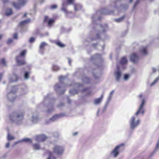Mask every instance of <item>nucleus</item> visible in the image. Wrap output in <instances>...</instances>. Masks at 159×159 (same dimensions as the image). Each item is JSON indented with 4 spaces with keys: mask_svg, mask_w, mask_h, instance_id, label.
<instances>
[{
    "mask_svg": "<svg viewBox=\"0 0 159 159\" xmlns=\"http://www.w3.org/2000/svg\"><path fill=\"white\" fill-rule=\"evenodd\" d=\"M121 0H116L115 2H112L111 3L110 7L108 9L102 8L100 10L97 11L96 13L92 15V19L93 25H96L97 28H100V30L98 33H97L95 38H92L90 37L88 38L87 40L84 42L85 45H88L89 42L100 38L99 34L101 37L106 35L104 32L108 30V26L107 24H104L103 25L96 24V21L98 20H99L101 17L99 15H113L114 11L115 10H125L127 9L128 6L127 4H121Z\"/></svg>",
    "mask_w": 159,
    "mask_h": 159,
    "instance_id": "obj_1",
    "label": "nucleus"
},
{
    "mask_svg": "<svg viewBox=\"0 0 159 159\" xmlns=\"http://www.w3.org/2000/svg\"><path fill=\"white\" fill-rule=\"evenodd\" d=\"M67 77L66 76H60L59 77V83L56 84L54 86V89L58 93L63 94L66 91L65 88L66 87L73 86L75 87V89L69 90V93L72 95L77 94L78 91H81L82 93L87 91L86 95L91 94L92 92L89 90V88L83 89V85L82 84L74 83H72L70 84H65L64 82Z\"/></svg>",
    "mask_w": 159,
    "mask_h": 159,
    "instance_id": "obj_2",
    "label": "nucleus"
},
{
    "mask_svg": "<svg viewBox=\"0 0 159 159\" xmlns=\"http://www.w3.org/2000/svg\"><path fill=\"white\" fill-rule=\"evenodd\" d=\"M146 101L144 98L142 99L140 105L138 110L135 114V116H132L130 119L129 124L130 128L132 130L137 128L139 125L140 123V120L138 118V116L140 113L142 115H143L144 113V107L145 105Z\"/></svg>",
    "mask_w": 159,
    "mask_h": 159,
    "instance_id": "obj_3",
    "label": "nucleus"
},
{
    "mask_svg": "<svg viewBox=\"0 0 159 159\" xmlns=\"http://www.w3.org/2000/svg\"><path fill=\"white\" fill-rule=\"evenodd\" d=\"M51 94H48L44 97L42 102L37 106L38 108L43 109L45 107L48 108L47 112L50 113L52 112L54 109V105L55 103L54 98H51Z\"/></svg>",
    "mask_w": 159,
    "mask_h": 159,
    "instance_id": "obj_4",
    "label": "nucleus"
},
{
    "mask_svg": "<svg viewBox=\"0 0 159 159\" xmlns=\"http://www.w3.org/2000/svg\"><path fill=\"white\" fill-rule=\"evenodd\" d=\"M25 112L22 110L14 111L9 115L10 120L16 124H21L24 119Z\"/></svg>",
    "mask_w": 159,
    "mask_h": 159,
    "instance_id": "obj_5",
    "label": "nucleus"
},
{
    "mask_svg": "<svg viewBox=\"0 0 159 159\" xmlns=\"http://www.w3.org/2000/svg\"><path fill=\"white\" fill-rule=\"evenodd\" d=\"M17 89V86H14L12 87L11 91L8 93L7 95V97L8 100L11 102L14 101L16 98L15 93Z\"/></svg>",
    "mask_w": 159,
    "mask_h": 159,
    "instance_id": "obj_6",
    "label": "nucleus"
},
{
    "mask_svg": "<svg viewBox=\"0 0 159 159\" xmlns=\"http://www.w3.org/2000/svg\"><path fill=\"white\" fill-rule=\"evenodd\" d=\"M91 61L93 63H94L95 65L96 66L98 67H99L102 65L101 63H100L99 64H97L95 63V62H101L102 58L101 55L99 54H96L93 56H92L91 57Z\"/></svg>",
    "mask_w": 159,
    "mask_h": 159,
    "instance_id": "obj_7",
    "label": "nucleus"
},
{
    "mask_svg": "<svg viewBox=\"0 0 159 159\" xmlns=\"http://www.w3.org/2000/svg\"><path fill=\"white\" fill-rule=\"evenodd\" d=\"M53 152L55 154L58 155H61L64 152V148L62 146L56 145L53 148Z\"/></svg>",
    "mask_w": 159,
    "mask_h": 159,
    "instance_id": "obj_8",
    "label": "nucleus"
},
{
    "mask_svg": "<svg viewBox=\"0 0 159 159\" xmlns=\"http://www.w3.org/2000/svg\"><path fill=\"white\" fill-rule=\"evenodd\" d=\"M65 115L64 113H61L58 114H56L53 115L52 117L49 119V122H53L57 120L60 118L64 116Z\"/></svg>",
    "mask_w": 159,
    "mask_h": 159,
    "instance_id": "obj_9",
    "label": "nucleus"
},
{
    "mask_svg": "<svg viewBox=\"0 0 159 159\" xmlns=\"http://www.w3.org/2000/svg\"><path fill=\"white\" fill-rule=\"evenodd\" d=\"M123 145V144L122 143L119 145L116 146L114 149L111 152V154L113 155L114 157L116 158L119 154V153L118 150L120 146Z\"/></svg>",
    "mask_w": 159,
    "mask_h": 159,
    "instance_id": "obj_10",
    "label": "nucleus"
},
{
    "mask_svg": "<svg viewBox=\"0 0 159 159\" xmlns=\"http://www.w3.org/2000/svg\"><path fill=\"white\" fill-rule=\"evenodd\" d=\"M19 4L15 2L12 3V5L16 9H19L20 6L24 5L26 3L25 0H18Z\"/></svg>",
    "mask_w": 159,
    "mask_h": 159,
    "instance_id": "obj_11",
    "label": "nucleus"
},
{
    "mask_svg": "<svg viewBox=\"0 0 159 159\" xmlns=\"http://www.w3.org/2000/svg\"><path fill=\"white\" fill-rule=\"evenodd\" d=\"M30 120L33 123H37L39 120L38 115L37 113H33Z\"/></svg>",
    "mask_w": 159,
    "mask_h": 159,
    "instance_id": "obj_12",
    "label": "nucleus"
},
{
    "mask_svg": "<svg viewBox=\"0 0 159 159\" xmlns=\"http://www.w3.org/2000/svg\"><path fill=\"white\" fill-rule=\"evenodd\" d=\"M121 75V72L119 70L115 72L114 76L116 81L119 82L120 81Z\"/></svg>",
    "mask_w": 159,
    "mask_h": 159,
    "instance_id": "obj_13",
    "label": "nucleus"
},
{
    "mask_svg": "<svg viewBox=\"0 0 159 159\" xmlns=\"http://www.w3.org/2000/svg\"><path fill=\"white\" fill-rule=\"evenodd\" d=\"M47 138V137L44 135H40L36 136L35 140L39 142L44 141Z\"/></svg>",
    "mask_w": 159,
    "mask_h": 159,
    "instance_id": "obj_14",
    "label": "nucleus"
},
{
    "mask_svg": "<svg viewBox=\"0 0 159 159\" xmlns=\"http://www.w3.org/2000/svg\"><path fill=\"white\" fill-rule=\"evenodd\" d=\"M130 60L134 63H136L139 59V57L135 53H133L130 56Z\"/></svg>",
    "mask_w": 159,
    "mask_h": 159,
    "instance_id": "obj_15",
    "label": "nucleus"
},
{
    "mask_svg": "<svg viewBox=\"0 0 159 159\" xmlns=\"http://www.w3.org/2000/svg\"><path fill=\"white\" fill-rule=\"evenodd\" d=\"M48 45V44L44 42H42L41 43L39 46V52L40 53L42 54L43 53L44 48Z\"/></svg>",
    "mask_w": 159,
    "mask_h": 159,
    "instance_id": "obj_16",
    "label": "nucleus"
},
{
    "mask_svg": "<svg viewBox=\"0 0 159 159\" xmlns=\"http://www.w3.org/2000/svg\"><path fill=\"white\" fill-rule=\"evenodd\" d=\"M18 79V76L16 74H13L10 78V81L11 82H14L16 81Z\"/></svg>",
    "mask_w": 159,
    "mask_h": 159,
    "instance_id": "obj_17",
    "label": "nucleus"
},
{
    "mask_svg": "<svg viewBox=\"0 0 159 159\" xmlns=\"http://www.w3.org/2000/svg\"><path fill=\"white\" fill-rule=\"evenodd\" d=\"M30 19L28 18L27 19L22 21L20 22L19 24V26L22 28L24 27L28 22H30Z\"/></svg>",
    "mask_w": 159,
    "mask_h": 159,
    "instance_id": "obj_18",
    "label": "nucleus"
},
{
    "mask_svg": "<svg viewBox=\"0 0 159 159\" xmlns=\"http://www.w3.org/2000/svg\"><path fill=\"white\" fill-rule=\"evenodd\" d=\"M83 82L86 84H90L92 83L91 80L86 76H84L82 78Z\"/></svg>",
    "mask_w": 159,
    "mask_h": 159,
    "instance_id": "obj_19",
    "label": "nucleus"
},
{
    "mask_svg": "<svg viewBox=\"0 0 159 159\" xmlns=\"http://www.w3.org/2000/svg\"><path fill=\"white\" fill-rule=\"evenodd\" d=\"M103 94L102 93L101 96L99 98L96 99L94 100V103L96 105H98L99 104L102 100V99L103 98Z\"/></svg>",
    "mask_w": 159,
    "mask_h": 159,
    "instance_id": "obj_20",
    "label": "nucleus"
},
{
    "mask_svg": "<svg viewBox=\"0 0 159 159\" xmlns=\"http://www.w3.org/2000/svg\"><path fill=\"white\" fill-rule=\"evenodd\" d=\"M20 57V56H17L16 57V60L17 64L18 65H21L24 64L25 63V62L24 60H19L18 58Z\"/></svg>",
    "mask_w": 159,
    "mask_h": 159,
    "instance_id": "obj_21",
    "label": "nucleus"
},
{
    "mask_svg": "<svg viewBox=\"0 0 159 159\" xmlns=\"http://www.w3.org/2000/svg\"><path fill=\"white\" fill-rule=\"evenodd\" d=\"M20 142H25L26 143H32V141L31 139L29 138H25L20 140H19L16 142V143L17 144Z\"/></svg>",
    "mask_w": 159,
    "mask_h": 159,
    "instance_id": "obj_22",
    "label": "nucleus"
},
{
    "mask_svg": "<svg viewBox=\"0 0 159 159\" xmlns=\"http://www.w3.org/2000/svg\"><path fill=\"white\" fill-rule=\"evenodd\" d=\"M33 149L34 150H39L41 149L39 144V143H33L32 144Z\"/></svg>",
    "mask_w": 159,
    "mask_h": 159,
    "instance_id": "obj_23",
    "label": "nucleus"
},
{
    "mask_svg": "<svg viewBox=\"0 0 159 159\" xmlns=\"http://www.w3.org/2000/svg\"><path fill=\"white\" fill-rule=\"evenodd\" d=\"M7 139L8 141H11L14 139L15 138L14 136L11 135L9 132V131L8 129H7Z\"/></svg>",
    "mask_w": 159,
    "mask_h": 159,
    "instance_id": "obj_24",
    "label": "nucleus"
},
{
    "mask_svg": "<svg viewBox=\"0 0 159 159\" xmlns=\"http://www.w3.org/2000/svg\"><path fill=\"white\" fill-rule=\"evenodd\" d=\"M54 43L59 47L63 48L65 46V45L59 41L55 40L54 41Z\"/></svg>",
    "mask_w": 159,
    "mask_h": 159,
    "instance_id": "obj_25",
    "label": "nucleus"
},
{
    "mask_svg": "<svg viewBox=\"0 0 159 159\" xmlns=\"http://www.w3.org/2000/svg\"><path fill=\"white\" fill-rule=\"evenodd\" d=\"M82 6L81 5L77 4L74 5V10L75 11L80 10L82 8Z\"/></svg>",
    "mask_w": 159,
    "mask_h": 159,
    "instance_id": "obj_26",
    "label": "nucleus"
},
{
    "mask_svg": "<svg viewBox=\"0 0 159 159\" xmlns=\"http://www.w3.org/2000/svg\"><path fill=\"white\" fill-rule=\"evenodd\" d=\"M114 90H113L111 91V92L109 94V96L108 97L107 102V104H108L110 101V100L111 98L112 97V95H113V93H114Z\"/></svg>",
    "mask_w": 159,
    "mask_h": 159,
    "instance_id": "obj_27",
    "label": "nucleus"
},
{
    "mask_svg": "<svg viewBox=\"0 0 159 159\" xmlns=\"http://www.w3.org/2000/svg\"><path fill=\"white\" fill-rule=\"evenodd\" d=\"M12 14V10L11 9L8 8L6 10L5 15L6 16H9Z\"/></svg>",
    "mask_w": 159,
    "mask_h": 159,
    "instance_id": "obj_28",
    "label": "nucleus"
},
{
    "mask_svg": "<svg viewBox=\"0 0 159 159\" xmlns=\"http://www.w3.org/2000/svg\"><path fill=\"white\" fill-rule=\"evenodd\" d=\"M54 22V20L53 19H50L47 22L48 26L50 27L52 26V24Z\"/></svg>",
    "mask_w": 159,
    "mask_h": 159,
    "instance_id": "obj_29",
    "label": "nucleus"
},
{
    "mask_svg": "<svg viewBox=\"0 0 159 159\" xmlns=\"http://www.w3.org/2000/svg\"><path fill=\"white\" fill-rule=\"evenodd\" d=\"M140 51L143 55H146L147 54L146 47H143L141 48Z\"/></svg>",
    "mask_w": 159,
    "mask_h": 159,
    "instance_id": "obj_30",
    "label": "nucleus"
},
{
    "mask_svg": "<svg viewBox=\"0 0 159 159\" xmlns=\"http://www.w3.org/2000/svg\"><path fill=\"white\" fill-rule=\"evenodd\" d=\"M159 80V76L157 77L155 80H154V81L150 84V85L151 86H152L154 85H155L156 84L158 81Z\"/></svg>",
    "mask_w": 159,
    "mask_h": 159,
    "instance_id": "obj_31",
    "label": "nucleus"
},
{
    "mask_svg": "<svg viewBox=\"0 0 159 159\" xmlns=\"http://www.w3.org/2000/svg\"><path fill=\"white\" fill-rule=\"evenodd\" d=\"M127 62V60L126 58L124 57H122L120 61V63L121 64H124L126 63Z\"/></svg>",
    "mask_w": 159,
    "mask_h": 159,
    "instance_id": "obj_32",
    "label": "nucleus"
},
{
    "mask_svg": "<svg viewBox=\"0 0 159 159\" xmlns=\"http://www.w3.org/2000/svg\"><path fill=\"white\" fill-rule=\"evenodd\" d=\"M94 78L96 79H99L100 78L101 74L100 73H93Z\"/></svg>",
    "mask_w": 159,
    "mask_h": 159,
    "instance_id": "obj_33",
    "label": "nucleus"
},
{
    "mask_svg": "<svg viewBox=\"0 0 159 159\" xmlns=\"http://www.w3.org/2000/svg\"><path fill=\"white\" fill-rule=\"evenodd\" d=\"M125 17V16L124 15L122 16L121 17L117 19H116L114 20L117 22H120L122 21Z\"/></svg>",
    "mask_w": 159,
    "mask_h": 159,
    "instance_id": "obj_34",
    "label": "nucleus"
},
{
    "mask_svg": "<svg viewBox=\"0 0 159 159\" xmlns=\"http://www.w3.org/2000/svg\"><path fill=\"white\" fill-rule=\"evenodd\" d=\"M47 152L49 154V157L48 159H55V158L52 156V152L49 151H48Z\"/></svg>",
    "mask_w": 159,
    "mask_h": 159,
    "instance_id": "obj_35",
    "label": "nucleus"
},
{
    "mask_svg": "<svg viewBox=\"0 0 159 159\" xmlns=\"http://www.w3.org/2000/svg\"><path fill=\"white\" fill-rule=\"evenodd\" d=\"M29 74L30 73L29 72H25L24 75V79L25 80H27L29 79Z\"/></svg>",
    "mask_w": 159,
    "mask_h": 159,
    "instance_id": "obj_36",
    "label": "nucleus"
},
{
    "mask_svg": "<svg viewBox=\"0 0 159 159\" xmlns=\"http://www.w3.org/2000/svg\"><path fill=\"white\" fill-rule=\"evenodd\" d=\"M61 10L63 11L66 14V15L67 16L68 14L70 13H72V12H68L67 11L66 9H65L64 7H62L61 8Z\"/></svg>",
    "mask_w": 159,
    "mask_h": 159,
    "instance_id": "obj_37",
    "label": "nucleus"
},
{
    "mask_svg": "<svg viewBox=\"0 0 159 159\" xmlns=\"http://www.w3.org/2000/svg\"><path fill=\"white\" fill-rule=\"evenodd\" d=\"M52 69L53 71H56L59 70V68L56 65H53L52 66Z\"/></svg>",
    "mask_w": 159,
    "mask_h": 159,
    "instance_id": "obj_38",
    "label": "nucleus"
},
{
    "mask_svg": "<svg viewBox=\"0 0 159 159\" xmlns=\"http://www.w3.org/2000/svg\"><path fill=\"white\" fill-rule=\"evenodd\" d=\"M129 76L127 74H125L124 75V80L126 81L129 78Z\"/></svg>",
    "mask_w": 159,
    "mask_h": 159,
    "instance_id": "obj_39",
    "label": "nucleus"
},
{
    "mask_svg": "<svg viewBox=\"0 0 159 159\" xmlns=\"http://www.w3.org/2000/svg\"><path fill=\"white\" fill-rule=\"evenodd\" d=\"M75 0H67L66 2L69 4H73Z\"/></svg>",
    "mask_w": 159,
    "mask_h": 159,
    "instance_id": "obj_40",
    "label": "nucleus"
},
{
    "mask_svg": "<svg viewBox=\"0 0 159 159\" xmlns=\"http://www.w3.org/2000/svg\"><path fill=\"white\" fill-rule=\"evenodd\" d=\"M49 20L48 16H44V21L45 22L47 23L48 21Z\"/></svg>",
    "mask_w": 159,
    "mask_h": 159,
    "instance_id": "obj_41",
    "label": "nucleus"
},
{
    "mask_svg": "<svg viewBox=\"0 0 159 159\" xmlns=\"http://www.w3.org/2000/svg\"><path fill=\"white\" fill-rule=\"evenodd\" d=\"M26 51L25 50H23V51L20 54V55L19 56H23L25 55V53H26Z\"/></svg>",
    "mask_w": 159,
    "mask_h": 159,
    "instance_id": "obj_42",
    "label": "nucleus"
},
{
    "mask_svg": "<svg viewBox=\"0 0 159 159\" xmlns=\"http://www.w3.org/2000/svg\"><path fill=\"white\" fill-rule=\"evenodd\" d=\"M35 40V38L34 37L31 38L29 40V42L30 43H33L34 42Z\"/></svg>",
    "mask_w": 159,
    "mask_h": 159,
    "instance_id": "obj_43",
    "label": "nucleus"
},
{
    "mask_svg": "<svg viewBox=\"0 0 159 159\" xmlns=\"http://www.w3.org/2000/svg\"><path fill=\"white\" fill-rule=\"evenodd\" d=\"M13 41L12 39H9L7 41V43L8 44L11 43Z\"/></svg>",
    "mask_w": 159,
    "mask_h": 159,
    "instance_id": "obj_44",
    "label": "nucleus"
},
{
    "mask_svg": "<svg viewBox=\"0 0 159 159\" xmlns=\"http://www.w3.org/2000/svg\"><path fill=\"white\" fill-rule=\"evenodd\" d=\"M139 0H137V1H136L135 3H134V7H133V8H135V7H136V6H137V5H138V3H139Z\"/></svg>",
    "mask_w": 159,
    "mask_h": 159,
    "instance_id": "obj_45",
    "label": "nucleus"
},
{
    "mask_svg": "<svg viewBox=\"0 0 159 159\" xmlns=\"http://www.w3.org/2000/svg\"><path fill=\"white\" fill-rule=\"evenodd\" d=\"M64 106V104L63 103L61 102L58 105L57 107H61Z\"/></svg>",
    "mask_w": 159,
    "mask_h": 159,
    "instance_id": "obj_46",
    "label": "nucleus"
},
{
    "mask_svg": "<svg viewBox=\"0 0 159 159\" xmlns=\"http://www.w3.org/2000/svg\"><path fill=\"white\" fill-rule=\"evenodd\" d=\"M2 63L4 66H6V61H5V59H2Z\"/></svg>",
    "mask_w": 159,
    "mask_h": 159,
    "instance_id": "obj_47",
    "label": "nucleus"
},
{
    "mask_svg": "<svg viewBox=\"0 0 159 159\" xmlns=\"http://www.w3.org/2000/svg\"><path fill=\"white\" fill-rule=\"evenodd\" d=\"M17 34L16 33L14 34L13 35V38L14 39H17Z\"/></svg>",
    "mask_w": 159,
    "mask_h": 159,
    "instance_id": "obj_48",
    "label": "nucleus"
},
{
    "mask_svg": "<svg viewBox=\"0 0 159 159\" xmlns=\"http://www.w3.org/2000/svg\"><path fill=\"white\" fill-rule=\"evenodd\" d=\"M57 6L56 5H53L51 6V8L52 9H55L57 8Z\"/></svg>",
    "mask_w": 159,
    "mask_h": 159,
    "instance_id": "obj_49",
    "label": "nucleus"
},
{
    "mask_svg": "<svg viewBox=\"0 0 159 159\" xmlns=\"http://www.w3.org/2000/svg\"><path fill=\"white\" fill-rule=\"evenodd\" d=\"M10 145V144L8 142V143H7L6 144L5 146V148H8L9 147Z\"/></svg>",
    "mask_w": 159,
    "mask_h": 159,
    "instance_id": "obj_50",
    "label": "nucleus"
},
{
    "mask_svg": "<svg viewBox=\"0 0 159 159\" xmlns=\"http://www.w3.org/2000/svg\"><path fill=\"white\" fill-rule=\"evenodd\" d=\"M7 156V153H6L2 156V158L3 159H5L6 158Z\"/></svg>",
    "mask_w": 159,
    "mask_h": 159,
    "instance_id": "obj_51",
    "label": "nucleus"
},
{
    "mask_svg": "<svg viewBox=\"0 0 159 159\" xmlns=\"http://www.w3.org/2000/svg\"><path fill=\"white\" fill-rule=\"evenodd\" d=\"M49 35V34L48 32H46L45 33V34H43V35H42V36H48Z\"/></svg>",
    "mask_w": 159,
    "mask_h": 159,
    "instance_id": "obj_52",
    "label": "nucleus"
},
{
    "mask_svg": "<svg viewBox=\"0 0 159 159\" xmlns=\"http://www.w3.org/2000/svg\"><path fill=\"white\" fill-rule=\"evenodd\" d=\"M68 63L70 65H71V63H70L71 60L69 58H68Z\"/></svg>",
    "mask_w": 159,
    "mask_h": 159,
    "instance_id": "obj_53",
    "label": "nucleus"
},
{
    "mask_svg": "<svg viewBox=\"0 0 159 159\" xmlns=\"http://www.w3.org/2000/svg\"><path fill=\"white\" fill-rule=\"evenodd\" d=\"M152 70L153 72H155L156 71V69L154 68H152Z\"/></svg>",
    "mask_w": 159,
    "mask_h": 159,
    "instance_id": "obj_54",
    "label": "nucleus"
},
{
    "mask_svg": "<svg viewBox=\"0 0 159 159\" xmlns=\"http://www.w3.org/2000/svg\"><path fill=\"white\" fill-rule=\"evenodd\" d=\"M78 134V133L77 132H75L73 133V135L74 136H75L76 135H77Z\"/></svg>",
    "mask_w": 159,
    "mask_h": 159,
    "instance_id": "obj_55",
    "label": "nucleus"
},
{
    "mask_svg": "<svg viewBox=\"0 0 159 159\" xmlns=\"http://www.w3.org/2000/svg\"><path fill=\"white\" fill-rule=\"evenodd\" d=\"M3 2L4 3H6L8 2V0H3Z\"/></svg>",
    "mask_w": 159,
    "mask_h": 159,
    "instance_id": "obj_56",
    "label": "nucleus"
},
{
    "mask_svg": "<svg viewBox=\"0 0 159 159\" xmlns=\"http://www.w3.org/2000/svg\"><path fill=\"white\" fill-rule=\"evenodd\" d=\"M143 96V95L142 94H140V95H139L138 96V97L139 98H142V97Z\"/></svg>",
    "mask_w": 159,
    "mask_h": 159,
    "instance_id": "obj_57",
    "label": "nucleus"
},
{
    "mask_svg": "<svg viewBox=\"0 0 159 159\" xmlns=\"http://www.w3.org/2000/svg\"><path fill=\"white\" fill-rule=\"evenodd\" d=\"M97 45V43H96V44H93V47L94 48H96V46Z\"/></svg>",
    "mask_w": 159,
    "mask_h": 159,
    "instance_id": "obj_58",
    "label": "nucleus"
},
{
    "mask_svg": "<svg viewBox=\"0 0 159 159\" xmlns=\"http://www.w3.org/2000/svg\"><path fill=\"white\" fill-rule=\"evenodd\" d=\"M2 77V73H0V81L1 80Z\"/></svg>",
    "mask_w": 159,
    "mask_h": 159,
    "instance_id": "obj_59",
    "label": "nucleus"
},
{
    "mask_svg": "<svg viewBox=\"0 0 159 159\" xmlns=\"http://www.w3.org/2000/svg\"><path fill=\"white\" fill-rule=\"evenodd\" d=\"M26 15H27V14H26V13H25V14H24V15L23 16V18H24V17H26Z\"/></svg>",
    "mask_w": 159,
    "mask_h": 159,
    "instance_id": "obj_60",
    "label": "nucleus"
},
{
    "mask_svg": "<svg viewBox=\"0 0 159 159\" xmlns=\"http://www.w3.org/2000/svg\"><path fill=\"white\" fill-rule=\"evenodd\" d=\"M68 102L70 103L71 102V101H70V100L68 98Z\"/></svg>",
    "mask_w": 159,
    "mask_h": 159,
    "instance_id": "obj_61",
    "label": "nucleus"
},
{
    "mask_svg": "<svg viewBox=\"0 0 159 159\" xmlns=\"http://www.w3.org/2000/svg\"><path fill=\"white\" fill-rule=\"evenodd\" d=\"M99 110H98V111H97V116H98V113H99Z\"/></svg>",
    "mask_w": 159,
    "mask_h": 159,
    "instance_id": "obj_62",
    "label": "nucleus"
},
{
    "mask_svg": "<svg viewBox=\"0 0 159 159\" xmlns=\"http://www.w3.org/2000/svg\"><path fill=\"white\" fill-rule=\"evenodd\" d=\"M133 0H129V2L131 3L132 2Z\"/></svg>",
    "mask_w": 159,
    "mask_h": 159,
    "instance_id": "obj_63",
    "label": "nucleus"
},
{
    "mask_svg": "<svg viewBox=\"0 0 159 159\" xmlns=\"http://www.w3.org/2000/svg\"><path fill=\"white\" fill-rule=\"evenodd\" d=\"M43 2H44V0H42L41 2V3H43Z\"/></svg>",
    "mask_w": 159,
    "mask_h": 159,
    "instance_id": "obj_64",
    "label": "nucleus"
}]
</instances>
